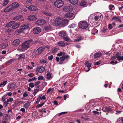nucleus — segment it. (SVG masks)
I'll return each instance as SVG.
<instances>
[{
    "label": "nucleus",
    "instance_id": "nucleus-51",
    "mask_svg": "<svg viewBox=\"0 0 123 123\" xmlns=\"http://www.w3.org/2000/svg\"><path fill=\"white\" fill-rule=\"evenodd\" d=\"M7 88L9 91H12V88L11 85L10 84V85H8L7 86Z\"/></svg>",
    "mask_w": 123,
    "mask_h": 123
},
{
    "label": "nucleus",
    "instance_id": "nucleus-26",
    "mask_svg": "<svg viewBox=\"0 0 123 123\" xmlns=\"http://www.w3.org/2000/svg\"><path fill=\"white\" fill-rule=\"evenodd\" d=\"M30 105V103L28 102H27L23 105V107L27 109L29 107Z\"/></svg>",
    "mask_w": 123,
    "mask_h": 123
},
{
    "label": "nucleus",
    "instance_id": "nucleus-34",
    "mask_svg": "<svg viewBox=\"0 0 123 123\" xmlns=\"http://www.w3.org/2000/svg\"><path fill=\"white\" fill-rule=\"evenodd\" d=\"M86 2L84 1H80V6H84L86 5Z\"/></svg>",
    "mask_w": 123,
    "mask_h": 123
},
{
    "label": "nucleus",
    "instance_id": "nucleus-57",
    "mask_svg": "<svg viewBox=\"0 0 123 123\" xmlns=\"http://www.w3.org/2000/svg\"><path fill=\"white\" fill-rule=\"evenodd\" d=\"M118 7L119 10L121 11L122 8H123V5H119Z\"/></svg>",
    "mask_w": 123,
    "mask_h": 123
},
{
    "label": "nucleus",
    "instance_id": "nucleus-23",
    "mask_svg": "<svg viewBox=\"0 0 123 123\" xmlns=\"http://www.w3.org/2000/svg\"><path fill=\"white\" fill-rule=\"evenodd\" d=\"M15 23V22L14 21H11L6 25V27H9L14 24Z\"/></svg>",
    "mask_w": 123,
    "mask_h": 123
},
{
    "label": "nucleus",
    "instance_id": "nucleus-3",
    "mask_svg": "<svg viewBox=\"0 0 123 123\" xmlns=\"http://www.w3.org/2000/svg\"><path fill=\"white\" fill-rule=\"evenodd\" d=\"M79 26L80 28L86 29L88 26L87 23L85 21H80L79 23Z\"/></svg>",
    "mask_w": 123,
    "mask_h": 123
},
{
    "label": "nucleus",
    "instance_id": "nucleus-58",
    "mask_svg": "<svg viewBox=\"0 0 123 123\" xmlns=\"http://www.w3.org/2000/svg\"><path fill=\"white\" fill-rule=\"evenodd\" d=\"M40 82L39 81H38L37 82H36L34 83V86H37V85H38L39 83H40Z\"/></svg>",
    "mask_w": 123,
    "mask_h": 123
},
{
    "label": "nucleus",
    "instance_id": "nucleus-41",
    "mask_svg": "<svg viewBox=\"0 0 123 123\" xmlns=\"http://www.w3.org/2000/svg\"><path fill=\"white\" fill-rule=\"evenodd\" d=\"M66 54L64 52H60V53L57 54V55L58 56H60L63 55H65Z\"/></svg>",
    "mask_w": 123,
    "mask_h": 123
},
{
    "label": "nucleus",
    "instance_id": "nucleus-6",
    "mask_svg": "<svg viewBox=\"0 0 123 123\" xmlns=\"http://www.w3.org/2000/svg\"><path fill=\"white\" fill-rule=\"evenodd\" d=\"M44 47H39L36 51L35 53L37 55L40 54L45 49Z\"/></svg>",
    "mask_w": 123,
    "mask_h": 123
},
{
    "label": "nucleus",
    "instance_id": "nucleus-43",
    "mask_svg": "<svg viewBox=\"0 0 123 123\" xmlns=\"http://www.w3.org/2000/svg\"><path fill=\"white\" fill-rule=\"evenodd\" d=\"M120 18L116 16H114V17L112 18V20H116V21H117L118 19H119Z\"/></svg>",
    "mask_w": 123,
    "mask_h": 123
},
{
    "label": "nucleus",
    "instance_id": "nucleus-64",
    "mask_svg": "<svg viewBox=\"0 0 123 123\" xmlns=\"http://www.w3.org/2000/svg\"><path fill=\"white\" fill-rule=\"evenodd\" d=\"M101 63V61H99L98 62H95L94 63V64L95 65H98L100 64Z\"/></svg>",
    "mask_w": 123,
    "mask_h": 123
},
{
    "label": "nucleus",
    "instance_id": "nucleus-20",
    "mask_svg": "<svg viewBox=\"0 0 123 123\" xmlns=\"http://www.w3.org/2000/svg\"><path fill=\"white\" fill-rule=\"evenodd\" d=\"M18 60L20 59H25V55L24 53H22L18 55Z\"/></svg>",
    "mask_w": 123,
    "mask_h": 123
},
{
    "label": "nucleus",
    "instance_id": "nucleus-59",
    "mask_svg": "<svg viewBox=\"0 0 123 123\" xmlns=\"http://www.w3.org/2000/svg\"><path fill=\"white\" fill-rule=\"evenodd\" d=\"M44 14H45L46 15L48 16H50L51 15V14L50 13H48L47 12H44Z\"/></svg>",
    "mask_w": 123,
    "mask_h": 123
},
{
    "label": "nucleus",
    "instance_id": "nucleus-4",
    "mask_svg": "<svg viewBox=\"0 0 123 123\" xmlns=\"http://www.w3.org/2000/svg\"><path fill=\"white\" fill-rule=\"evenodd\" d=\"M54 4L56 7L60 8L63 5L64 3L62 0H56L55 1Z\"/></svg>",
    "mask_w": 123,
    "mask_h": 123
},
{
    "label": "nucleus",
    "instance_id": "nucleus-61",
    "mask_svg": "<svg viewBox=\"0 0 123 123\" xmlns=\"http://www.w3.org/2000/svg\"><path fill=\"white\" fill-rule=\"evenodd\" d=\"M23 97H26L28 96V94L27 92H25L23 94Z\"/></svg>",
    "mask_w": 123,
    "mask_h": 123
},
{
    "label": "nucleus",
    "instance_id": "nucleus-39",
    "mask_svg": "<svg viewBox=\"0 0 123 123\" xmlns=\"http://www.w3.org/2000/svg\"><path fill=\"white\" fill-rule=\"evenodd\" d=\"M3 2V5L4 6H6L8 3V0H4Z\"/></svg>",
    "mask_w": 123,
    "mask_h": 123
},
{
    "label": "nucleus",
    "instance_id": "nucleus-11",
    "mask_svg": "<svg viewBox=\"0 0 123 123\" xmlns=\"http://www.w3.org/2000/svg\"><path fill=\"white\" fill-rule=\"evenodd\" d=\"M41 31V30L40 28L38 27H35L33 29V32L35 34H38L40 33Z\"/></svg>",
    "mask_w": 123,
    "mask_h": 123
},
{
    "label": "nucleus",
    "instance_id": "nucleus-62",
    "mask_svg": "<svg viewBox=\"0 0 123 123\" xmlns=\"http://www.w3.org/2000/svg\"><path fill=\"white\" fill-rule=\"evenodd\" d=\"M43 79V77L42 76H40L38 77V80H42Z\"/></svg>",
    "mask_w": 123,
    "mask_h": 123
},
{
    "label": "nucleus",
    "instance_id": "nucleus-47",
    "mask_svg": "<svg viewBox=\"0 0 123 123\" xmlns=\"http://www.w3.org/2000/svg\"><path fill=\"white\" fill-rule=\"evenodd\" d=\"M63 39L65 41L67 42L69 40V38L67 37H64L63 38Z\"/></svg>",
    "mask_w": 123,
    "mask_h": 123
},
{
    "label": "nucleus",
    "instance_id": "nucleus-1",
    "mask_svg": "<svg viewBox=\"0 0 123 123\" xmlns=\"http://www.w3.org/2000/svg\"><path fill=\"white\" fill-rule=\"evenodd\" d=\"M32 41V39H30L24 42L21 45L20 47L18 48V50L20 51H24L26 50L29 47L30 43Z\"/></svg>",
    "mask_w": 123,
    "mask_h": 123
},
{
    "label": "nucleus",
    "instance_id": "nucleus-56",
    "mask_svg": "<svg viewBox=\"0 0 123 123\" xmlns=\"http://www.w3.org/2000/svg\"><path fill=\"white\" fill-rule=\"evenodd\" d=\"M117 63V61H116L115 62H114L113 60L110 63L111 64H112V65H114V64H116Z\"/></svg>",
    "mask_w": 123,
    "mask_h": 123
},
{
    "label": "nucleus",
    "instance_id": "nucleus-5",
    "mask_svg": "<svg viewBox=\"0 0 123 123\" xmlns=\"http://www.w3.org/2000/svg\"><path fill=\"white\" fill-rule=\"evenodd\" d=\"M55 24L57 25H62V19L61 18H57L55 20Z\"/></svg>",
    "mask_w": 123,
    "mask_h": 123
},
{
    "label": "nucleus",
    "instance_id": "nucleus-38",
    "mask_svg": "<svg viewBox=\"0 0 123 123\" xmlns=\"http://www.w3.org/2000/svg\"><path fill=\"white\" fill-rule=\"evenodd\" d=\"M25 6H23L22 5L20 6V9L22 10V11H23L25 12H26L27 11V9H25Z\"/></svg>",
    "mask_w": 123,
    "mask_h": 123
},
{
    "label": "nucleus",
    "instance_id": "nucleus-36",
    "mask_svg": "<svg viewBox=\"0 0 123 123\" xmlns=\"http://www.w3.org/2000/svg\"><path fill=\"white\" fill-rule=\"evenodd\" d=\"M42 95L40 94L37 98V100L36 102V104H38L39 102L40 101L41 99V97H42Z\"/></svg>",
    "mask_w": 123,
    "mask_h": 123
},
{
    "label": "nucleus",
    "instance_id": "nucleus-35",
    "mask_svg": "<svg viewBox=\"0 0 123 123\" xmlns=\"http://www.w3.org/2000/svg\"><path fill=\"white\" fill-rule=\"evenodd\" d=\"M8 45L7 43H6L2 44L1 46V48L4 49Z\"/></svg>",
    "mask_w": 123,
    "mask_h": 123
},
{
    "label": "nucleus",
    "instance_id": "nucleus-52",
    "mask_svg": "<svg viewBox=\"0 0 123 123\" xmlns=\"http://www.w3.org/2000/svg\"><path fill=\"white\" fill-rule=\"evenodd\" d=\"M15 60V59H11L9 60L8 62L7 63H12Z\"/></svg>",
    "mask_w": 123,
    "mask_h": 123
},
{
    "label": "nucleus",
    "instance_id": "nucleus-42",
    "mask_svg": "<svg viewBox=\"0 0 123 123\" xmlns=\"http://www.w3.org/2000/svg\"><path fill=\"white\" fill-rule=\"evenodd\" d=\"M92 34L93 35H95L96 34L95 33H97L98 30L95 29L93 28L92 29Z\"/></svg>",
    "mask_w": 123,
    "mask_h": 123
},
{
    "label": "nucleus",
    "instance_id": "nucleus-45",
    "mask_svg": "<svg viewBox=\"0 0 123 123\" xmlns=\"http://www.w3.org/2000/svg\"><path fill=\"white\" fill-rule=\"evenodd\" d=\"M51 27L49 26H47L45 27L44 28V30L46 31H48L50 29Z\"/></svg>",
    "mask_w": 123,
    "mask_h": 123
},
{
    "label": "nucleus",
    "instance_id": "nucleus-22",
    "mask_svg": "<svg viewBox=\"0 0 123 123\" xmlns=\"http://www.w3.org/2000/svg\"><path fill=\"white\" fill-rule=\"evenodd\" d=\"M45 69L42 66H41L37 68V70L39 73H41L43 72Z\"/></svg>",
    "mask_w": 123,
    "mask_h": 123
},
{
    "label": "nucleus",
    "instance_id": "nucleus-55",
    "mask_svg": "<svg viewBox=\"0 0 123 123\" xmlns=\"http://www.w3.org/2000/svg\"><path fill=\"white\" fill-rule=\"evenodd\" d=\"M39 91V89H35L33 93V94L34 95H36V93L37 92Z\"/></svg>",
    "mask_w": 123,
    "mask_h": 123
},
{
    "label": "nucleus",
    "instance_id": "nucleus-14",
    "mask_svg": "<svg viewBox=\"0 0 123 123\" xmlns=\"http://www.w3.org/2000/svg\"><path fill=\"white\" fill-rule=\"evenodd\" d=\"M101 103L99 101H97L94 103H93L92 104V107H98L100 108L101 107Z\"/></svg>",
    "mask_w": 123,
    "mask_h": 123
},
{
    "label": "nucleus",
    "instance_id": "nucleus-18",
    "mask_svg": "<svg viewBox=\"0 0 123 123\" xmlns=\"http://www.w3.org/2000/svg\"><path fill=\"white\" fill-rule=\"evenodd\" d=\"M36 18V17L34 15H30L28 17V19L30 21H33Z\"/></svg>",
    "mask_w": 123,
    "mask_h": 123
},
{
    "label": "nucleus",
    "instance_id": "nucleus-17",
    "mask_svg": "<svg viewBox=\"0 0 123 123\" xmlns=\"http://www.w3.org/2000/svg\"><path fill=\"white\" fill-rule=\"evenodd\" d=\"M40 111L42 113V116L43 117H45L48 114L46 113V111L44 109H41Z\"/></svg>",
    "mask_w": 123,
    "mask_h": 123
},
{
    "label": "nucleus",
    "instance_id": "nucleus-28",
    "mask_svg": "<svg viewBox=\"0 0 123 123\" xmlns=\"http://www.w3.org/2000/svg\"><path fill=\"white\" fill-rule=\"evenodd\" d=\"M58 45L59 47H62L64 46L65 44L64 43L62 42H59L58 43Z\"/></svg>",
    "mask_w": 123,
    "mask_h": 123
},
{
    "label": "nucleus",
    "instance_id": "nucleus-50",
    "mask_svg": "<svg viewBox=\"0 0 123 123\" xmlns=\"http://www.w3.org/2000/svg\"><path fill=\"white\" fill-rule=\"evenodd\" d=\"M29 86L31 88H33L35 86L34 85V83H31L29 84Z\"/></svg>",
    "mask_w": 123,
    "mask_h": 123
},
{
    "label": "nucleus",
    "instance_id": "nucleus-15",
    "mask_svg": "<svg viewBox=\"0 0 123 123\" xmlns=\"http://www.w3.org/2000/svg\"><path fill=\"white\" fill-rule=\"evenodd\" d=\"M28 8L29 10L32 11H36L38 9L36 6L33 5H31L29 6Z\"/></svg>",
    "mask_w": 123,
    "mask_h": 123
},
{
    "label": "nucleus",
    "instance_id": "nucleus-30",
    "mask_svg": "<svg viewBox=\"0 0 123 123\" xmlns=\"http://www.w3.org/2000/svg\"><path fill=\"white\" fill-rule=\"evenodd\" d=\"M101 55V54L100 53H98L95 54L94 55L95 58H98Z\"/></svg>",
    "mask_w": 123,
    "mask_h": 123
},
{
    "label": "nucleus",
    "instance_id": "nucleus-53",
    "mask_svg": "<svg viewBox=\"0 0 123 123\" xmlns=\"http://www.w3.org/2000/svg\"><path fill=\"white\" fill-rule=\"evenodd\" d=\"M44 104V103H43L42 104H39L37 105L36 106L37 108H39L40 107L42 106Z\"/></svg>",
    "mask_w": 123,
    "mask_h": 123
},
{
    "label": "nucleus",
    "instance_id": "nucleus-54",
    "mask_svg": "<svg viewBox=\"0 0 123 123\" xmlns=\"http://www.w3.org/2000/svg\"><path fill=\"white\" fill-rule=\"evenodd\" d=\"M51 77V75L50 73H48L47 74L46 78L47 79H49Z\"/></svg>",
    "mask_w": 123,
    "mask_h": 123
},
{
    "label": "nucleus",
    "instance_id": "nucleus-13",
    "mask_svg": "<svg viewBox=\"0 0 123 123\" xmlns=\"http://www.w3.org/2000/svg\"><path fill=\"white\" fill-rule=\"evenodd\" d=\"M94 15L93 18L95 21L98 20V19L101 18V14L100 13H97L96 15Z\"/></svg>",
    "mask_w": 123,
    "mask_h": 123
},
{
    "label": "nucleus",
    "instance_id": "nucleus-46",
    "mask_svg": "<svg viewBox=\"0 0 123 123\" xmlns=\"http://www.w3.org/2000/svg\"><path fill=\"white\" fill-rule=\"evenodd\" d=\"M76 26V25L74 24H72L69 26V28H73L74 27Z\"/></svg>",
    "mask_w": 123,
    "mask_h": 123
},
{
    "label": "nucleus",
    "instance_id": "nucleus-63",
    "mask_svg": "<svg viewBox=\"0 0 123 123\" xmlns=\"http://www.w3.org/2000/svg\"><path fill=\"white\" fill-rule=\"evenodd\" d=\"M53 57V55H51L48 57V58L50 60H51L52 59Z\"/></svg>",
    "mask_w": 123,
    "mask_h": 123
},
{
    "label": "nucleus",
    "instance_id": "nucleus-2",
    "mask_svg": "<svg viewBox=\"0 0 123 123\" xmlns=\"http://www.w3.org/2000/svg\"><path fill=\"white\" fill-rule=\"evenodd\" d=\"M19 5L17 3L14 2L7 7L4 10V12H8L15 9Z\"/></svg>",
    "mask_w": 123,
    "mask_h": 123
},
{
    "label": "nucleus",
    "instance_id": "nucleus-7",
    "mask_svg": "<svg viewBox=\"0 0 123 123\" xmlns=\"http://www.w3.org/2000/svg\"><path fill=\"white\" fill-rule=\"evenodd\" d=\"M69 58V56L68 55H63L62 56L60 57L61 62H59V64H61L65 60H68Z\"/></svg>",
    "mask_w": 123,
    "mask_h": 123
},
{
    "label": "nucleus",
    "instance_id": "nucleus-29",
    "mask_svg": "<svg viewBox=\"0 0 123 123\" xmlns=\"http://www.w3.org/2000/svg\"><path fill=\"white\" fill-rule=\"evenodd\" d=\"M22 16L20 15L17 16L13 18V19L15 20H17L21 18Z\"/></svg>",
    "mask_w": 123,
    "mask_h": 123
},
{
    "label": "nucleus",
    "instance_id": "nucleus-27",
    "mask_svg": "<svg viewBox=\"0 0 123 123\" xmlns=\"http://www.w3.org/2000/svg\"><path fill=\"white\" fill-rule=\"evenodd\" d=\"M20 23H16L14 24L12 27L13 29H15L18 28L20 25Z\"/></svg>",
    "mask_w": 123,
    "mask_h": 123
},
{
    "label": "nucleus",
    "instance_id": "nucleus-9",
    "mask_svg": "<svg viewBox=\"0 0 123 123\" xmlns=\"http://www.w3.org/2000/svg\"><path fill=\"white\" fill-rule=\"evenodd\" d=\"M91 67V64L89 63L88 62H86L85 63V71L86 72H88L90 70V68Z\"/></svg>",
    "mask_w": 123,
    "mask_h": 123
},
{
    "label": "nucleus",
    "instance_id": "nucleus-8",
    "mask_svg": "<svg viewBox=\"0 0 123 123\" xmlns=\"http://www.w3.org/2000/svg\"><path fill=\"white\" fill-rule=\"evenodd\" d=\"M74 14L72 12L68 13L65 15V17L66 18H70L71 20L73 19L74 18Z\"/></svg>",
    "mask_w": 123,
    "mask_h": 123
},
{
    "label": "nucleus",
    "instance_id": "nucleus-40",
    "mask_svg": "<svg viewBox=\"0 0 123 123\" xmlns=\"http://www.w3.org/2000/svg\"><path fill=\"white\" fill-rule=\"evenodd\" d=\"M7 81H4L3 82H2L0 84V87H1L2 86H5L7 83Z\"/></svg>",
    "mask_w": 123,
    "mask_h": 123
},
{
    "label": "nucleus",
    "instance_id": "nucleus-32",
    "mask_svg": "<svg viewBox=\"0 0 123 123\" xmlns=\"http://www.w3.org/2000/svg\"><path fill=\"white\" fill-rule=\"evenodd\" d=\"M20 27L24 31L25 29L28 28V26L27 25H22Z\"/></svg>",
    "mask_w": 123,
    "mask_h": 123
},
{
    "label": "nucleus",
    "instance_id": "nucleus-25",
    "mask_svg": "<svg viewBox=\"0 0 123 123\" xmlns=\"http://www.w3.org/2000/svg\"><path fill=\"white\" fill-rule=\"evenodd\" d=\"M102 110L105 112H107L110 111L111 110V109L109 107H106L103 108L102 109Z\"/></svg>",
    "mask_w": 123,
    "mask_h": 123
},
{
    "label": "nucleus",
    "instance_id": "nucleus-16",
    "mask_svg": "<svg viewBox=\"0 0 123 123\" xmlns=\"http://www.w3.org/2000/svg\"><path fill=\"white\" fill-rule=\"evenodd\" d=\"M20 41L19 39H17L14 40L12 43V44L14 46H17L20 44Z\"/></svg>",
    "mask_w": 123,
    "mask_h": 123
},
{
    "label": "nucleus",
    "instance_id": "nucleus-21",
    "mask_svg": "<svg viewBox=\"0 0 123 123\" xmlns=\"http://www.w3.org/2000/svg\"><path fill=\"white\" fill-rule=\"evenodd\" d=\"M66 32L64 31H63L59 32V35L61 37H63L65 36L66 34Z\"/></svg>",
    "mask_w": 123,
    "mask_h": 123
},
{
    "label": "nucleus",
    "instance_id": "nucleus-12",
    "mask_svg": "<svg viewBox=\"0 0 123 123\" xmlns=\"http://www.w3.org/2000/svg\"><path fill=\"white\" fill-rule=\"evenodd\" d=\"M45 20L43 19H39L35 22V23L37 25H40L44 24L45 23Z\"/></svg>",
    "mask_w": 123,
    "mask_h": 123
},
{
    "label": "nucleus",
    "instance_id": "nucleus-24",
    "mask_svg": "<svg viewBox=\"0 0 123 123\" xmlns=\"http://www.w3.org/2000/svg\"><path fill=\"white\" fill-rule=\"evenodd\" d=\"M69 20L66 19H64L63 20H62V25H67L68 23Z\"/></svg>",
    "mask_w": 123,
    "mask_h": 123
},
{
    "label": "nucleus",
    "instance_id": "nucleus-48",
    "mask_svg": "<svg viewBox=\"0 0 123 123\" xmlns=\"http://www.w3.org/2000/svg\"><path fill=\"white\" fill-rule=\"evenodd\" d=\"M37 79V78L36 77H34L31 79H30L28 81L29 82H31L32 81H34L35 80Z\"/></svg>",
    "mask_w": 123,
    "mask_h": 123
},
{
    "label": "nucleus",
    "instance_id": "nucleus-49",
    "mask_svg": "<svg viewBox=\"0 0 123 123\" xmlns=\"http://www.w3.org/2000/svg\"><path fill=\"white\" fill-rule=\"evenodd\" d=\"M13 99L12 98H11L7 100L6 101L7 102H11L13 100Z\"/></svg>",
    "mask_w": 123,
    "mask_h": 123
},
{
    "label": "nucleus",
    "instance_id": "nucleus-60",
    "mask_svg": "<svg viewBox=\"0 0 123 123\" xmlns=\"http://www.w3.org/2000/svg\"><path fill=\"white\" fill-rule=\"evenodd\" d=\"M113 28V27L112 26V25L111 24H110L108 25V28L109 29H112Z\"/></svg>",
    "mask_w": 123,
    "mask_h": 123
},
{
    "label": "nucleus",
    "instance_id": "nucleus-44",
    "mask_svg": "<svg viewBox=\"0 0 123 123\" xmlns=\"http://www.w3.org/2000/svg\"><path fill=\"white\" fill-rule=\"evenodd\" d=\"M117 58V54H116L114 56H112L111 59L114 60Z\"/></svg>",
    "mask_w": 123,
    "mask_h": 123
},
{
    "label": "nucleus",
    "instance_id": "nucleus-33",
    "mask_svg": "<svg viewBox=\"0 0 123 123\" xmlns=\"http://www.w3.org/2000/svg\"><path fill=\"white\" fill-rule=\"evenodd\" d=\"M24 31L20 27V28L18 30H17L16 31V32L18 34H20L23 31Z\"/></svg>",
    "mask_w": 123,
    "mask_h": 123
},
{
    "label": "nucleus",
    "instance_id": "nucleus-19",
    "mask_svg": "<svg viewBox=\"0 0 123 123\" xmlns=\"http://www.w3.org/2000/svg\"><path fill=\"white\" fill-rule=\"evenodd\" d=\"M69 2L71 4L76 5L78 3V0H69Z\"/></svg>",
    "mask_w": 123,
    "mask_h": 123
},
{
    "label": "nucleus",
    "instance_id": "nucleus-31",
    "mask_svg": "<svg viewBox=\"0 0 123 123\" xmlns=\"http://www.w3.org/2000/svg\"><path fill=\"white\" fill-rule=\"evenodd\" d=\"M117 59L118 61L123 60V56H120L118 54H117Z\"/></svg>",
    "mask_w": 123,
    "mask_h": 123
},
{
    "label": "nucleus",
    "instance_id": "nucleus-37",
    "mask_svg": "<svg viewBox=\"0 0 123 123\" xmlns=\"http://www.w3.org/2000/svg\"><path fill=\"white\" fill-rule=\"evenodd\" d=\"M109 8L111 10H113L115 9L114 6L112 5H110L109 6Z\"/></svg>",
    "mask_w": 123,
    "mask_h": 123
},
{
    "label": "nucleus",
    "instance_id": "nucleus-10",
    "mask_svg": "<svg viewBox=\"0 0 123 123\" xmlns=\"http://www.w3.org/2000/svg\"><path fill=\"white\" fill-rule=\"evenodd\" d=\"M63 10L67 12H70L72 11L73 8L70 6H67L64 7L63 9Z\"/></svg>",
    "mask_w": 123,
    "mask_h": 123
}]
</instances>
